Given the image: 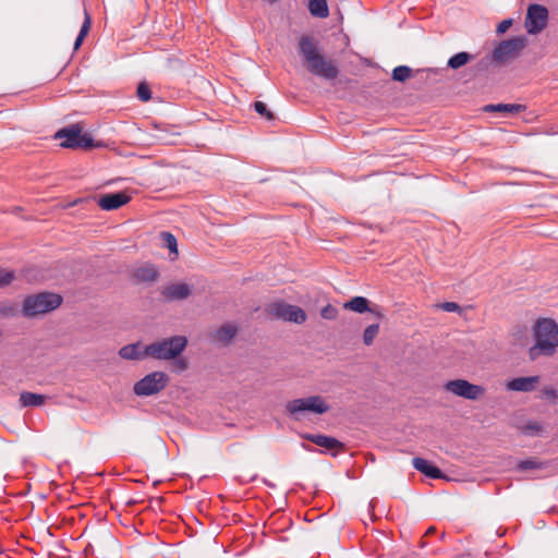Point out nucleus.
I'll list each match as a JSON object with an SVG mask.
<instances>
[{
  "instance_id": "8",
  "label": "nucleus",
  "mask_w": 558,
  "mask_h": 558,
  "mask_svg": "<svg viewBox=\"0 0 558 558\" xmlns=\"http://www.w3.org/2000/svg\"><path fill=\"white\" fill-rule=\"evenodd\" d=\"M268 314L284 322L303 324L306 320V313L299 306L278 301L269 304Z\"/></svg>"
},
{
  "instance_id": "34",
  "label": "nucleus",
  "mask_w": 558,
  "mask_h": 558,
  "mask_svg": "<svg viewBox=\"0 0 558 558\" xmlns=\"http://www.w3.org/2000/svg\"><path fill=\"white\" fill-rule=\"evenodd\" d=\"M320 314L325 319H335L337 317L338 311L336 307L328 304L322 310Z\"/></svg>"
},
{
  "instance_id": "3",
  "label": "nucleus",
  "mask_w": 558,
  "mask_h": 558,
  "mask_svg": "<svg viewBox=\"0 0 558 558\" xmlns=\"http://www.w3.org/2000/svg\"><path fill=\"white\" fill-rule=\"evenodd\" d=\"M187 345L185 336H172L146 345V354L155 360H174L181 355Z\"/></svg>"
},
{
  "instance_id": "32",
  "label": "nucleus",
  "mask_w": 558,
  "mask_h": 558,
  "mask_svg": "<svg viewBox=\"0 0 558 558\" xmlns=\"http://www.w3.org/2000/svg\"><path fill=\"white\" fill-rule=\"evenodd\" d=\"M14 279V271L0 269V288L10 284Z\"/></svg>"
},
{
  "instance_id": "28",
  "label": "nucleus",
  "mask_w": 558,
  "mask_h": 558,
  "mask_svg": "<svg viewBox=\"0 0 558 558\" xmlns=\"http://www.w3.org/2000/svg\"><path fill=\"white\" fill-rule=\"evenodd\" d=\"M379 331V324H372L367 326L363 332V341L366 345H369L373 343L375 337L377 336Z\"/></svg>"
},
{
  "instance_id": "10",
  "label": "nucleus",
  "mask_w": 558,
  "mask_h": 558,
  "mask_svg": "<svg viewBox=\"0 0 558 558\" xmlns=\"http://www.w3.org/2000/svg\"><path fill=\"white\" fill-rule=\"evenodd\" d=\"M444 388L447 391L468 400H477L485 392L484 387L471 384L465 379L449 380L445 384Z\"/></svg>"
},
{
  "instance_id": "19",
  "label": "nucleus",
  "mask_w": 558,
  "mask_h": 558,
  "mask_svg": "<svg viewBox=\"0 0 558 558\" xmlns=\"http://www.w3.org/2000/svg\"><path fill=\"white\" fill-rule=\"evenodd\" d=\"M157 278H158V270L153 265L140 267L134 271V279L137 282H153Z\"/></svg>"
},
{
  "instance_id": "30",
  "label": "nucleus",
  "mask_w": 558,
  "mask_h": 558,
  "mask_svg": "<svg viewBox=\"0 0 558 558\" xmlns=\"http://www.w3.org/2000/svg\"><path fill=\"white\" fill-rule=\"evenodd\" d=\"M161 238L165 241V246L174 254H178V243L175 236L170 232H161Z\"/></svg>"
},
{
  "instance_id": "36",
  "label": "nucleus",
  "mask_w": 558,
  "mask_h": 558,
  "mask_svg": "<svg viewBox=\"0 0 558 558\" xmlns=\"http://www.w3.org/2000/svg\"><path fill=\"white\" fill-rule=\"evenodd\" d=\"M541 464L532 459L523 460L519 463V469L521 470H535L538 469Z\"/></svg>"
},
{
  "instance_id": "12",
  "label": "nucleus",
  "mask_w": 558,
  "mask_h": 558,
  "mask_svg": "<svg viewBox=\"0 0 558 558\" xmlns=\"http://www.w3.org/2000/svg\"><path fill=\"white\" fill-rule=\"evenodd\" d=\"M131 197L124 192L109 193L99 197L98 206L102 210H114L130 202Z\"/></svg>"
},
{
  "instance_id": "33",
  "label": "nucleus",
  "mask_w": 558,
  "mask_h": 558,
  "mask_svg": "<svg viewBox=\"0 0 558 558\" xmlns=\"http://www.w3.org/2000/svg\"><path fill=\"white\" fill-rule=\"evenodd\" d=\"M114 541L113 536L108 530H105L102 533H100L98 536L94 538V543L96 545H100V543H112Z\"/></svg>"
},
{
  "instance_id": "16",
  "label": "nucleus",
  "mask_w": 558,
  "mask_h": 558,
  "mask_svg": "<svg viewBox=\"0 0 558 558\" xmlns=\"http://www.w3.org/2000/svg\"><path fill=\"white\" fill-rule=\"evenodd\" d=\"M539 376L517 377L508 381L507 388L512 391L530 392L535 389Z\"/></svg>"
},
{
  "instance_id": "20",
  "label": "nucleus",
  "mask_w": 558,
  "mask_h": 558,
  "mask_svg": "<svg viewBox=\"0 0 558 558\" xmlns=\"http://www.w3.org/2000/svg\"><path fill=\"white\" fill-rule=\"evenodd\" d=\"M307 8L314 17L326 19L329 15L327 0H310Z\"/></svg>"
},
{
  "instance_id": "1",
  "label": "nucleus",
  "mask_w": 558,
  "mask_h": 558,
  "mask_svg": "<svg viewBox=\"0 0 558 558\" xmlns=\"http://www.w3.org/2000/svg\"><path fill=\"white\" fill-rule=\"evenodd\" d=\"M298 52L304 60L306 69L313 75L325 80H335L339 70L332 60L325 58L320 52L319 43L307 35L301 36L298 43Z\"/></svg>"
},
{
  "instance_id": "21",
  "label": "nucleus",
  "mask_w": 558,
  "mask_h": 558,
  "mask_svg": "<svg viewBox=\"0 0 558 558\" xmlns=\"http://www.w3.org/2000/svg\"><path fill=\"white\" fill-rule=\"evenodd\" d=\"M345 310L353 311L359 314L371 311L369 301L364 296H354L343 304Z\"/></svg>"
},
{
  "instance_id": "41",
  "label": "nucleus",
  "mask_w": 558,
  "mask_h": 558,
  "mask_svg": "<svg viewBox=\"0 0 558 558\" xmlns=\"http://www.w3.org/2000/svg\"><path fill=\"white\" fill-rule=\"evenodd\" d=\"M174 360H175L174 365H175L179 369H181V371L186 369V367H187V363H186V361H185L184 359H178V357H177V359H174Z\"/></svg>"
},
{
  "instance_id": "35",
  "label": "nucleus",
  "mask_w": 558,
  "mask_h": 558,
  "mask_svg": "<svg viewBox=\"0 0 558 558\" xmlns=\"http://www.w3.org/2000/svg\"><path fill=\"white\" fill-rule=\"evenodd\" d=\"M493 61L494 60H493L492 56L484 57L476 63L475 71L476 72L486 71Z\"/></svg>"
},
{
  "instance_id": "29",
  "label": "nucleus",
  "mask_w": 558,
  "mask_h": 558,
  "mask_svg": "<svg viewBox=\"0 0 558 558\" xmlns=\"http://www.w3.org/2000/svg\"><path fill=\"white\" fill-rule=\"evenodd\" d=\"M254 110L263 118H265L268 121H271L275 119L274 113L267 108L266 104L263 101H255Z\"/></svg>"
},
{
  "instance_id": "26",
  "label": "nucleus",
  "mask_w": 558,
  "mask_h": 558,
  "mask_svg": "<svg viewBox=\"0 0 558 558\" xmlns=\"http://www.w3.org/2000/svg\"><path fill=\"white\" fill-rule=\"evenodd\" d=\"M412 74V69L408 65H398L392 70V80L397 82L407 81Z\"/></svg>"
},
{
  "instance_id": "40",
  "label": "nucleus",
  "mask_w": 558,
  "mask_h": 558,
  "mask_svg": "<svg viewBox=\"0 0 558 558\" xmlns=\"http://www.w3.org/2000/svg\"><path fill=\"white\" fill-rule=\"evenodd\" d=\"M368 312L372 313L379 320H381L385 317L381 308L378 305L371 307V311Z\"/></svg>"
},
{
  "instance_id": "4",
  "label": "nucleus",
  "mask_w": 558,
  "mask_h": 558,
  "mask_svg": "<svg viewBox=\"0 0 558 558\" xmlns=\"http://www.w3.org/2000/svg\"><path fill=\"white\" fill-rule=\"evenodd\" d=\"M62 303L61 295L51 292H40L24 300L22 313L25 317H35L51 312Z\"/></svg>"
},
{
  "instance_id": "11",
  "label": "nucleus",
  "mask_w": 558,
  "mask_h": 558,
  "mask_svg": "<svg viewBox=\"0 0 558 558\" xmlns=\"http://www.w3.org/2000/svg\"><path fill=\"white\" fill-rule=\"evenodd\" d=\"M306 440L324 448L326 451L331 452V456H336L335 450L343 449L344 445L335 437L323 435V434H306L303 436Z\"/></svg>"
},
{
  "instance_id": "22",
  "label": "nucleus",
  "mask_w": 558,
  "mask_h": 558,
  "mask_svg": "<svg viewBox=\"0 0 558 558\" xmlns=\"http://www.w3.org/2000/svg\"><path fill=\"white\" fill-rule=\"evenodd\" d=\"M524 109V106L518 104H497V105H487L484 110L486 112H501L505 114H515L521 112Z\"/></svg>"
},
{
  "instance_id": "39",
  "label": "nucleus",
  "mask_w": 558,
  "mask_h": 558,
  "mask_svg": "<svg viewBox=\"0 0 558 558\" xmlns=\"http://www.w3.org/2000/svg\"><path fill=\"white\" fill-rule=\"evenodd\" d=\"M512 25V20L511 19H506L504 21H501L498 26H497V33L498 34H504L507 32V29Z\"/></svg>"
},
{
  "instance_id": "9",
  "label": "nucleus",
  "mask_w": 558,
  "mask_h": 558,
  "mask_svg": "<svg viewBox=\"0 0 558 558\" xmlns=\"http://www.w3.org/2000/svg\"><path fill=\"white\" fill-rule=\"evenodd\" d=\"M548 22V10L542 4H530L526 11L524 22L525 29L529 34L535 35L541 33Z\"/></svg>"
},
{
  "instance_id": "31",
  "label": "nucleus",
  "mask_w": 558,
  "mask_h": 558,
  "mask_svg": "<svg viewBox=\"0 0 558 558\" xmlns=\"http://www.w3.org/2000/svg\"><path fill=\"white\" fill-rule=\"evenodd\" d=\"M137 97L142 101H148L151 98V92L146 83H141L137 87Z\"/></svg>"
},
{
  "instance_id": "42",
  "label": "nucleus",
  "mask_w": 558,
  "mask_h": 558,
  "mask_svg": "<svg viewBox=\"0 0 558 558\" xmlns=\"http://www.w3.org/2000/svg\"><path fill=\"white\" fill-rule=\"evenodd\" d=\"M301 446H302V448H303V449H305L306 451H314V449H313V448H311L310 446H307V445H306V444H304V442H303Z\"/></svg>"
},
{
  "instance_id": "37",
  "label": "nucleus",
  "mask_w": 558,
  "mask_h": 558,
  "mask_svg": "<svg viewBox=\"0 0 558 558\" xmlns=\"http://www.w3.org/2000/svg\"><path fill=\"white\" fill-rule=\"evenodd\" d=\"M439 307L446 312L453 313L460 311V306L456 302H445L439 305Z\"/></svg>"
},
{
  "instance_id": "38",
  "label": "nucleus",
  "mask_w": 558,
  "mask_h": 558,
  "mask_svg": "<svg viewBox=\"0 0 558 558\" xmlns=\"http://www.w3.org/2000/svg\"><path fill=\"white\" fill-rule=\"evenodd\" d=\"M543 395L548 400L555 401L558 398V390L553 387H545L543 389Z\"/></svg>"
},
{
  "instance_id": "6",
  "label": "nucleus",
  "mask_w": 558,
  "mask_h": 558,
  "mask_svg": "<svg viewBox=\"0 0 558 558\" xmlns=\"http://www.w3.org/2000/svg\"><path fill=\"white\" fill-rule=\"evenodd\" d=\"M525 46L526 38L523 36L502 40L495 47L492 58L495 62L505 63L519 57Z\"/></svg>"
},
{
  "instance_id": "13",
  "label": "nucleus",
  "mask_w": 558,
  "mask_h": 558,
  "mask_svg": "<svg viewBox=\"0 0 558 558\" xmlns=\"http://www.w3.org/2000/svg\"><path fill=\"white\" fill-rule=\"evenodd\" d=\"M192 293V288L187 283H172L163 288L161 294L168 301L185 300Z\"/></svg>"
},
{
  "instance_id": "2",
  "label": "nucleus",
  "mask_w": 558,
  "mask_h": 558,
  "mask_svg": "<svg viewBox=\"0 0 558 558\" xmlns=\"http://www.w3.org/2000/svg\"><path fill=\"white\" fill-rule=\"evenodd\" d=\"M535 343L529 349L531 360L550 356L558 348V324L551 318H539L533 327Z\"/></svg>"
},
{
  "instance_id": "14",
  "label": "nucleus",
  "mask_w": 558,
  "mask_h": 558,
  "mask_svg": "<svg viewBox=\"0 0 558 558\" xmlns=\"http://www.w3.org/2000/svg\"><path fill=\"white\" fill-rule=\"evenodd\" d=\"M82 131V128L80 124H71L70 126H66V128H63L61 130H59L56 134H54V137L56 138H59V140H64L62 143H61V146L62 147H65V148H77L76 146H72L70 144H75L77 142V138H78V133Z\"/></svg>"
},
{
  "instance_id": "25",
  "label": "nucleus",
  "mask_w": 558,
  "mask_h": 558,
  "mask_svg": "<svg viewBox=\"0 0 558 558\" xmlns=\"http://www.w3.org/2000/svg\"><path fill=\"white\" fill-rule=\"evenodd\" d=\"M84 14H85V20H84L83 25L81 26L80 33L74 41V50H77L81 47L85 36L87 35V33L89 31V27H90V16L86 10L84 11Z\"/></svg>"
},
{
  "instance_id": "5",
  "label": "nucleus",
  "mask_w": 558,
  "mask_h": 558,
  "mask_svg": "<svg viewBox=\"0 0 558 558\" xmlns=\"http://www.w3.org/2000/svg\"><path fill=\"white\" fill-rule=\"evenodd\" d=\"M286 409L294 420H301L305 412L324 414L329 411L330 407L325 402L323 397L311 396L289 401Z\"/></svg>"
},
{
  "instance_id": "23",
  "label": "nucleus",
  "mask_w": 558,
  "mask_h": 558,
  "mask_svg": "<svg viewBox=\"0 0 558 558\" xmlns=\"http://www.w3.org/2000/svg\"><path fill=\"white\" fill-rule=\"evenodd\" d=\"M474 54L466 51H461L448 59L447 66L452 70H458L474 60Z\"/></svg>"
},
{
  "instance_id": "18",
  "label": "nucleus",
  "mask_w": 558,
  "mask_h": 558,
  "mask_svg": "<svg viewBox=\"0 0 558 558\" xmlns=\"http://www.w3.org/2000/svg\"><path fill=\"white\" fill-rule=\"evenodd\" d=\"M119 355L124 360H144L146 357H149L148 354H146V345L141 350L140 343H132L126 344L122 347L119 350Z\"/></svg>"
},
{
  "instance_id": "7",
  "label": "nucleus",
  "mask_w": 558,
  "mask_h": 558,
  "mask_svg": "<svg viewBox=\"0 0 558 558\" xmlns=\"http://www.w3.org/2000/svg\"><path fill=\"white\" fill-rule=\"evenodd\" d=\"M168 383V375L163 372H153L134 385V393L141 397H148L161 391Z\"/></svg>"
},
{
  "instance_id": "43",
  "label": "nucleus",
  "mask_w": 558,
  "mask_h": 558,
  "mask_svg": "<svg viewBox=\"0 0 558 558\" xmlns=\"http://www.w3.org/2000/svg\"><path fill=\"white\" fill-rule=\"evenodd\" d=\"M93 548H94V544L93 543H89L88 546L86 547L85 551H93Z\"/></svg>"
},
{
  "instance_id": "24",
  "label": "nucleus",
  "mask_w": 558,
  "mask_h": 558,
  "mask_svg": "<svg viewBox=\"0 0 558 558\" xmlns=\"http://www.w3.org/2000/svg\"><path fill=\"white\" fill-rule=\"evenodd\" d=\"M46 397L44 395L24 391L20 395V402L23 407H40Z\"/></svg>"
},
{
  "instance_id": "27",
  "label": "nucleus",
  "mask_w": 558,
  "mask_h": 558,
  "mask_svg": "<svg viewBox=\"0 0 558 558\" xmlns=\"http://www.w3.org/2000/svg\"><path fill=\"white\" fill-rule=\"evenodd\" d=\"M71 145L76 146L77 148H93L100 146L99 144H95L94 140L88 133H83L82 131L78 133L77 142Z\"/></svg>"
},
{
  "instance_id": "15",
  "label": "nucleus",
  "mask_w": 558,
  "mask_h": 558,
  "mask_svg": "<svg viewBox=\"0 0 558 558\" xmlns=\"http://www.w3.org/2000/svg\"><path fill=\"white\" fill-rule=\"evenodd\" d=\"M238 333V326L234 324H225L213 332L214 342L222 345L229 344Z\"/></svg>"
},
{
  "instance_id": "17",
  "label": "nucleus",
  "mask_w": 558,
  "mask_h": 558,
  "mask_svg": "<svg viewBox=\"0 0 558 558\" xmlns=\"http://www.w3.org/2000/svg\"><path fill=\"white\" fill-rule=\"evenodd\" d=\"M412 464L415 470L423 473L429 478H441L444 477L442 472L439 468L430 463L428 460L416 457L412 460Z\"/></svg>"
}]
</instances>
